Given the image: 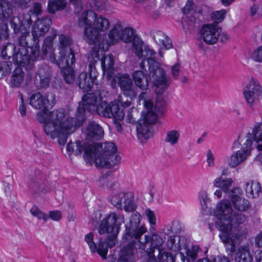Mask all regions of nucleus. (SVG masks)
Instances as JSON below:
<instances>
[{
	"instance_id": "1",
	"label": "nucleus",
	"mask_w": 262,
	"mask_h": 262,
	"mask_svg": "<svg viewBox=\"0 0 262 262\" xmlns=\"http://www.w3.org/2000/svg\"><path fill=\"white\" fill-rule=\"evenodd\" d=\"M55 95L47 93L45 96L40 93L32 94L29 98V104L37 113L36 119L44 123L46 134L52 138H57L60 145H64L69 135L76 130L75 119L67 116L64 112L58 111L47 112V109L55 103Z\"/></svg>"
},
{
	"instance_id": "2",
	"label": "nucleus",
	"mask_w": 262,
	"mask_h": 262,
	"mask_svg": "<svg viewBox=\"0 0 262 262\" xmlns=\"http://www.w3.org/2000/svg\"><path fill=\"white\" fill-rule=\"evenodd\" d=\"M67 150L75 155H80L84 151L83 157L90 162L95 159V164L98 167L110 168L118 165L120 161V157L116 153L117 147L112 142L104 144L92 143L81 144L80 141L70 142L67 145Z\"/></svg>"
},
{
	"instance_id": "3",
	"label": "nucleus",
	"mask_w": 262,
	"mask_h": 262,
	"mask_svg": "<svg viewBox=\"0 0 262 262\" xmlns=\"http://www.w3.org/2000/svg\"><path fill=\"white\" fill-rule=\"evenodd\" d=\"M123 222V215L116 212L110 213L102 220L98 228V232L100 234H107V236L105 241L100 239L98 247L94 242V234L92 232L85 235L84 239L89 245L91 252L95 253L97 251L103 259H105L108 252L107 248H111L116 245L120 225Z\"/></svg>"
},
{
	"instance_id": "4",
	"label": "nucleus",
	"mask_w": 262,
	"mask_h": 262,
	"mask_svg": "<svg viewBox=\"0 0 262 262\" xmlns=\"http://www.w3.org/2000/svg\"><path fill=\"white\" fill-rule=\"evenodd\" d=\"M140 217L134 214L130 217L129 223L126 226V233L124 235L127 240L134 239L120 252L118 262H135V252L137 249L144 250L150 237L143 235L146 231L145 227L140 225Z\"/></svg>"
},
{
	"instance_id": "5",
	"label": "nucleus",
	"mask_w": 262,
	"mask_h": 262,
	"mask_svg": "<svg viewBox=\"0 0 262 262\" xmlns=\"http://www.w3.org/2000/svg\"><path fill=\"white\" fill-rule=\"evenodd\" d=\"M149 62L148 77L152 81L157 96L156 100L163 102L164 99L161 96L169 85L170 80L167 78L164 69L160 68V63L150 59Z\"/></svg>"
},
{
	"instance_id": "6",
	"label": "nucleus",
	"mask_w": 262,
	"mask_h": 262,
	"mask_svg": "<svg viewBox=\"0 0 262 262\" xmlns=\"http://www.w3.org/2000/svg\"><path fill=\"white\" fill-rule=\"evenodd\" d=\"M99 50L95 48L89 54V69L90 77L88 78L86 73H81L78 77V85L84 91L91 90L94 80L97 78L98 73L96 68V64L100 60Z\"/></svg>"
},
{
	"instance_id": "7",
	"label": "nucleus",
	"mask_w": 262,
	"mask_h": 262,
	"mask_svg": "<svg viewBox=\"0 0 262 262\" xmlns=\"http://www.w3.org/2000/svg\"><path fill=\"white\" fill-rule=\"evenodd\" d=\"M114 80L118 82L123 95V97H120L118 102L123 107L129 106L132 100L137 96L132 79L128 74H117L114 78Z\"/></svg>"
},
{
	"instance_id": "8",
	"label": "nucleus",
	"mask_w": 262,
	"mask_h": 262,
	"mask_svg": "<svg viewBox=\"0 0 262 262\" xmlns=\"http://www.w3.org/2000/svg\"><path fill=\"white\" fill-rule=\"evenodd\" d=\"M233 209L230 202L224 200L217 205L214 214L220 220V230L230 231L232 229L231 218L233 216Z\"/></svg>"
},
{
	"instance_id": "9",
	"label": "nucleus",
	"mask_w": 262,
	"mask_h": 262,
	"mask_svg": "<svg viewBox=\"0 0 262 262\" xmlns=\"http://www.w3.org/2000/svg\"><path fill=\"white\" fill-rule=\"evenodd\" d=\"M243 95L250 106L256 102L262 101V86L260 82L256 79L251 78L244 88Z\"/></svg>"
},
{
	"instance_id": "10",
	"label": "nucleus",
	"mask_w": 262,
	"mask_h": 262,
	"mask_svg": "<svg viewBox=\"0 0 262 262\" xmlns=\"http://www.w3.org/2000/svg\"><path fill=\"white\" fill-rule=\"evenodd\" d=\"M51 23V19L47 17L38 19L34 22L32 29L34 45H35V49L33 51L34 58L38 56L39 54V52L36 47L39 42V39L49 31Z\"/></svg>"
},
{
	"instance_id": "11",
	"label": "nucleus",
	"mask_w": 262,
	"mask_h": 262,
	"mask_svg": "<svg viewBox=\"0 0 262 262\" xmlns=\"http://www.w3.org/2000/svg\"><path fill=\"white\" fill-rule=\"evenodd\" d=\"M119 103V102L118 103L115 102L108 103L105 101H101L96 108L97 111L95 113L103 117L109 118L113 117L121 120L123 118L124 114L120 107Z\"/></svg>"
},
{
	"instance_id": "12",
	"label": "nucleus",
	"mask_w": 262,
	"mask_h": 262,
	"mask_svg": "<svg viewBox=\"0 0 262 262\" xmlns=\"http://www.w3.org/2000/svg\"><path fill=\"white\" fill-rule=\"evenodd\" d=\"M221 32V28L215 23L205 25L200 31L201 37L206 43L213 45L218 40Z\"/></svg>"
},
{
	"instance_id": "13",
	"label": "nucleus",
	"mask_w": 262,
	"mask_h": 262,
	"mask_svg": "<svg viewBox=\"0 0 262 262\" xmlns=\"http://www.w3.org/2000/svg\"><path fill=\"white\" fill-rule=\"evenodd\" d=\"M50 58L52 62L56 61V64L61 68L71 67L76 60L75 54L71 48L61 49L57 60L55 59L54 55L53 57L51 56Z\"/></svg>"
},
{
	"instance_id": "14",
	"label": "nucleus",
	"mask_w": 262,
	"mask_h": 262,
	"mask_svg": "<svg viewBox=\"0 0 262 262\" xmlns=\"http://www.w3.org/2000/svg\"><path fill=\"white\" fill-rule=\"evenodd\" d=\"M52 73L50 68L45 65L40 67L35 76L34 83L38 89H45L49 86Z\"/></svg>"
},
{
	"instance_id": "15",
	"label": "nucleus",
	"mask_w": 262,
	"mask_h": 262,
	"mask_svg": "<svg viewBox=\"0 0 262 262\" xmlns=\"http://www.w3.org/2000/svg\"><path fill=\"white\" fill-rule=\"evenodd\" d=\"M84 39L90 45L98 43L99 49L104 50L101 32L95 27H86L84 30Z\"/></svg>"
},
{
	"instance_id": "16",
	"label": "nucleus",
	"mask_w": 262,
	"mask_h": 262,
	"mask_svg": "<svg viewBox=\"0 0 262 262\" xmlns=\"http://www.w3.org/2000/svg\"><path fill=\"white\" fill-rule=\"evenodd\" d=\"M86 139L88 140H98L103 138V128L95 121H90L84 130Z\"/></svg>"
},
{
	"instance_id": "17",
	"label": "nucleus",
	"mask_w": 262,
	"mask_h": 262,
	"mask_svg": "<svg viewBox=\"0 0 262 262\" xmlns=\"http://www.w3.org/2000/svg\"><path fill=\"white\" fill-rule=\"evenodd\" d=\"M101 99L102 98L99 94L88 93L82 97L83 106L91 113H95Z\"/></svg>"
},
{
	"instance_id": "18",
	"label": "nucleus",
	"mask_w": 262,
	"mask_h": 262,
	"mask_svg": "<svg viewBox=\"0 0 262 262\" xmlns=\"http://www.w3.org/2000/svg\"><path fill=\"white\" fill-rule=\"evenodd\" d=\"M143 104L146 111L142 112L143 119V123H146L148 124H154L157 120V115L155 112V108L150 100L143 99Z\"/></svg>"
},
{
	"instance_id": "19",
	"label": "nucleus",
	"mask_w": 262,
	"mask_h": 262,
	"mask_svg": "<svg viewBox=\"0 0 262 262\" xmlns=\"http://www.w3.org/2000/svg\"><path fill=\"white\" fill-rule=\"evenodd\" d=\"M143 43L141 40H140L139 38H134V41L133 42V50L137 55L139 58H142L143 57H147V62L150 59H152L156 61L153 58H152V56H153L155 52L151 49H149L148 48H145L144 50L143 49ZM149 63V62H148Z\"/></svg>"
},
{
	"instance_id": "20",
	"label": "nucleus",
	"mask_w": 262,
	"mask_h": 262,
	"mask_svg": "<svg viewBox=\"0 0 262 262\" xmlns=\"http://www.w3.org/2000/svg\"><path fill=\"white\" fill-rule=\"evenodd\" d=\"M251 154L250 149L238 150L232 155L228 161V164L232 167H235L244 162Z\"/></svg>"
},
{
	"instance_id": "21",
	"label": "nucleus",
	"mask_w": 262,
	"mask_h": 262,
	"mask_svg": "<svg viewBox=\"0 0 262 262\" xmlns=\"http://www.w3.org/2000/svg\"><path fill=\"white\" fill-rule=\"evenodd\" d=\"M97 15H98L92 10L84 12L79 18V26L83 27L86 25L89 26V27H92L95 24Z\"/></svg>"
},
{
	"instance_id": "22",
	"label": "nucleus",
	"mask_w": 262,
	"mask_h": 262,
	"mask_svg": "<svg viewBox=\"0 0 262 262\" xmlns=\"http://www.w3.org/2000/svg\"><path fill=\"white\" fill-rule=\"evenodd\" d=\"M12 14V4L8 0H0V19L7 20Z\"/></svg>"
},
{
	"instance_id": "23",
	"label": "nucleus",
	"mask_w": 262,
	"mask_h": 262,
	"mask_svg": "<svg viewBox=\"0 0 262 262\" xmlns=\"http://www.w3.org/2000/svg\"><path fill=\"white\" fill-rule=\"evenodd\" d=\"M132 76L137 86L142 90L147 89L148 87V80L145 78L143 71L141 70L136 71L133 73Z\"/></svg>"
},
{
	"instance_id": "24",
	"label": "nucleus",
	"mask_w": 262,
	"mask_h": 262,
	"mask_svg": "<svg viewBox=\"0 0 262 262\" xmlns=\"http://www.w3.org/2000/svg\"><path fill=\"white\" fill-rule=\"evenodd\" d=\"M67 5L65 0H49L47 10L50 14H54L56 12L64 9Z\"/></svg>"
},
{
	"instance_id": "25",
	"label": "nucleus",
	"mask_w": 262,
	"mask_h": 262,
	"mask_svg": "<svg viewBox=\"0 0 262 262\" xmlns=\"http://www.w3.org/2000/svg\"><path fill=\"white\" fill-rule=\"evenodd\" d=\"M123 30V27L122 24L119 21L117 22L108 34V37L111 40V43L114 44L120 39Z\"/></svg>"
},
{
	"instance_id": "26",
	"label": "nucleus",
	"mask_w": 262,
	"mask_h": 262,
	"mask_svg": "<svg viewBox=\"0 0 262 262\" xmlns=\"http://www.w3.org/2000/svg\"><path fill=\"white\" fill-rule=\"evenodd\" d=\"M26 48L21 47L18 49V51L14 53L13 56V60L18 64H26L29 61V56L27 55Z\"/></svg>"
},
{
	"instance_id": "27",
	"label": "nucleus",
	"mask_w": 262,
	"mask_h": 262,
	"mask_svg": "<svg viewBox=\"0 0 262 262\" xmlns=\"http://www.w3.org/2000/svg\"><path fill=\"white\" fill-rule=\"evenodd\" d=\"M25 74L21 68L18 67L13 71L11 84L12 87H19L24 81Z\"/></svg>"
},
{
	"instance_id": "28",
	"label": "nucleus",
	"mask_w": 262,
	"mask_h": 262,
	"mask_svg": "<svg viewBox=\"0 0 262 262\" xmlns=\"http://www.w3.org/2000/svg\"><path fill=\"white\" fill-rule=\"evenodd\" d=\"M246 191L250 194L253 198H255L259 195L261 190V187L258 182H254L249 180L246 183Z\"/></svg>"
},
{
	"instance_id": "29",
	"label": "nucleus",
	"mask_w": 262,
	"mask_h": 262,
	"mask_svg": "<svg viewBox=\"0 0 262 262\" xmlns=\"http://www.w3.org/2000/svg\"><path fill=\"white\" fill-rule=\"evenodd\" d=\"M146 123H143V121L140 120L137 125V132L139 138L148 139L151 134L149 132V126Z\"/></svg>"
},
{
	"instance_id": "30",
	"label": "nucleus",
	"mask_w": 262,
	"mask_h": 262,
	"mask_svg": "<svg viewBox=\"0 0 262 262\" xmlns=\"http://www.w3.org/2000/svg\"><path fill=\"white\" fill-rule=\"evenodd\" d=\"M61 74L65 81L68 84L73 83L76 78L75 71L71 67L61 68Z\"/></svg>"
},
{
	"instance_id": "31",
	"label": "nucleus",
	"mask_w": 262,
	"mask_h": 262,
	"mask_svg": "<svg viewBox=\"0 0 262 262\" xmlns=\"http://www.w3.org/2000/svg\"><path fill=\"white\" fill-rule=\"evenodd\" d=\"M237 255L239 258V262H251L252 260L248 244L240 246L237 249Z\"/></svg>"
},
{
	"instance_id": "32",
	"label": "nucleus",
	"mask_w": 262,
	"mask_h": 262,
	"mask_svg": "<svg viewBox=\"0 0 262 262\" xmlns=\"http://www.w3.org/2000/svg\"><path fill=\"white\" fill-rule=\"evenodd\" d=\"M94 27L100 32L107 30L110 27L109 20L102 15H97Z\"/></svg>"
},
{
	"instance_id": "33",
	"label": "nucleus",
	"mask_w": 262,
	"mask_h": 262,
	"mask_svg": "<svg viewBox=\"0 0 262 262\" xmlns=\"http://www.w3.org/2000/svg\"><path fill=\"white\" fill-rule=\"evenodd\" d=\"M232 202L235 208L239 211H244L248 210L250 207L249 201L243 198L234 199Z\"/></svg>"
},
{
	"instance_id": "34",
	"label": "nucleus",
	"mask_w": 262,
	"mask_h": 262,
	"mask_svg": "<svg viewBox=\"0 0 262 262\" xmlns=\"http://www.w3.org/2000/svg\"><path fill=\"white\" fill-rule=\"evenodd\" d=\"M134 195L131 192L125 193L123 200L124 210L126 211H132L136 208V206L133 201Z\"/></svg>"
},
{
	"instance_id": "35",
	"label": "nucleus",
	"mask_w": 262,
	"mask_h": 262,
	"mask_svg": "<svg viewBox=\"0 0 262 262\" xmlns=\"http://www.w3.org/2000/svg\"><path fill=\"white\" fill-rule=\"evenodd\" d=\"M232 183L233 181L231 179L224 180L219 178L215 180L214 185L215 186L221 188L224 191L226 192L231 187Z\"/></svg>"
},
{
	"instance_id": "36",
	"label": "nucleus",
	"mask_w": 262,
	"mask_h": 262,
	"mask_svg": "<svg viewBox=\"0 0 262 262\" xmlns=\"http://www.w3.org/2000/svg\"><path fill=\"white\" fill-rule=\"evenodd\" d=\"M16 47L11 43H7L4 46L1 50V54L5 59H9L14 55Z\"/></svg>"
},
{
	"instance_id": "37",
	"label": "nucleus",
	"mask_w": 262,
	"mask_h": 262,
	"mask_svg": "<svg viewBox=\"0 0 262 262\" xmlns=\"http://www.w3.org/2000/svg\"><path fill=\"white\" fill-rule=\"evenodd\" d=\"M155 39L158 43L162 45L165 49H169L172 47L171 40L165 34L159 32L155 36Z\"/></svg>"
},
{
	"instance_id": "38",
	"label": "nucleus",
	"mask_w": 262,
	"mask_h": 262,
	"mask_svg": "<svg viewBox=\"0 0 262 262\" xmlns=\"http://www.w3.org/2000/svg\"><path fill=\"white\" fill-rule=\"evenodd\" d=\"M10 25L16 34H18L20 32L27 30L23 25L22 21L17 16L12 17L10 20Z\"/></svg>"
},
{
	"instance_id": "39",
	"label": "nucleus",
	"mask_w": 262,
	"mask_h": 262,
	"mask_svg": "<svg viewBox=\"0 0 262 262\" xmlns=\"http://www.w3.org/2000/svg\"><path fill=\"white\" fill-rule=\"evenodd\" d=\"M199 20L195 18L194 16L190 15L184 18L183 26L186 29L190 30L196 27L199 24Z\"/></svg>"
},
{
	"instance_id": "40",
	"label": "nucleus",
	"mask_w": 262,
	"mask_h": 262,
	"mask_svg": "<svg viewBox=\"0 0 262 262\" xmlns=\"http://www.w3.org/2000/svg\"><path fill=\"white\" fill-rule=\"evenodd\" d=\"M158 253L159 262H174L171 254L165 252L163 248H159Z\"/></svg>"
},
{
	"instance_id": "41",
	"label": "nucleus",
	"mask_w": 262,
	"mask_h": 262,
	"mask_svg": "<svg viewBox=\"0 0 262 262\" xmlns=\"http://www.w3.org/2000/svg\"><path fill=\"white\" fill-rule=\"evenodd\" d=\"M114 64V57L112 55L105 56L101 59V67L103 70L111 69Z\"/></svg>"
},
{
	"instance_id": "42",
	"label": "nucleus",
	"mask_w": 262,
	"mask_h": 262,
	"mask_svg": "<svg viewBox=\"0 0 262 262\" xmlns=\"http://www.w3.org/2000/svg\"><path fill=\"white\" fill-rule=\"evenodd\" d=\"M134 38V31L130 28H123L122 32L120 39H122L125 42H129L133 40Z\"/></svg>"
},
{
	"instance_id": "43",
	"label": "nucleus",
	"mask_w": 262,
	"mask_h": 262,
	"mask_svg": "<svg viewBox=\"0 0 262 262\" xmlns=\"http://www.w3.org/2000/svg\"><path fill=\"white\" fill-rule=\"evenodd\" d=\"M253 138L256 142L262 141V123L256 124L253 129Z\"/></svg>"
},
{
	"instance_id": "44",
	"label": "nucleus",
	"mask_w": 262,
	"mask_h": 262,
	"mask_svg": "<svg viewBox=\"0 0 262 262\" xmlns=\"http://www.w3.org/2000/svg\"><path fill=\"white\" fill-rule=\"evenodd\" d=\"M139 112L136 108H130L126 115V120L129 123H135L138 118Z\"/></svg>"
},
{
	"instance_id": "45",
	"label": "nucleus",
	"mask_w": 262,
	"mask_h": 262,
	"mask_svg": "<svg viewBox=\"0 0 262 262\" xmlns=\"http://www.w3.org/2000/svg\"><path fill=\"white\" fill-rule=\"evenodd\" d=\"M12 64L8 61H3L0 64V79L3 76L9 73L11 70Z\"/></svg>"
},
{
	"instance_id": "46",
	"label": "nucleus",
	"mask_w": 262,
	"mask_h": 262,
	"mask_svg": "<svg viewBox=\"0 0 262 262\" xmlns=\"http://www.w3.org/2000/svg\"><path fill=\"white\" fill-rule=\"evenodd\" d=\"M125 193H119L112 196L111 202L112 204L119 208H121L122 200L124 199Z\"/></svg>"
},
{
	"instance_id": "47",
	"label": "nucleus",
	"mask_w": 262,
	"mask_h": 262,
	"mask_svg": "<svg viewBox=\"0 0 262 262\" xmlns=\"http://www.w3.org/2000/svg\"><path fill=\"white\" fill-rule=\"evenodd\" d=\"M19 33L21 34V35L19 37L18 39L19 44L21 47L26 48L28 46L27 37H29V32L27 29L19 32Z\"/></svg>"
},
{
	"instance_id": "48",
	"label": "nucleus",
	"mask_w": 262,
	"mask_h": 262,
	"mask_svg": "<svg viewBox=\"0 0 262 262\" xmlns=\"http://www.w3.org/2000/svg\"><path fill=\"white\" fill-rule=\"evenodd\" d=\"M179 137V133L176 130H172L168 132L166 141L171 144H174L177 142Z\"/></svg>"
},
{
	"instance_id": "49",
	"label": "nucleus",
	"mask_w": 262,
	"mask_h": 262,
	"mask_svg": "<svg viewBox=\"0 0 262 262\" xmlns=\"http://www.w3.org/2000/svg\"><path fill=\"white\" fill-rule=\"evenodd\" d=\"M94 8L98 11L105 10L107 6V0H92Z\"/></svg>"
},
{
	"instance_id": "50",
	"label": "nucleus",
	"mask_w": 262,
	"mask_h": 262,
	"mask_svg": "<svg viewBox=\"0 0 262 262\" xmlns=\"http://www.w3.org/2000/svg\"><path fill=\"white\" fill-rule=\"evenodd\" d=\"M30 212L33 215L37 217L39 220L43 219L46 221L48 219V215L43 213L36 206H33L31 209Z\"/></svg>"
},
{
	"instance_id": "51",
	"label": "nucleus",
	"mask_w": 262,
	"mask_h": 262,
	"mask_svg": "<svg viewBox=\"0 0 262 262\" xmlns=\"http://www.w3.org/2000/svg\"><path fill=\"white\" fill-rule=\"evenodd\" d=\"M164 243V240L161 236L154 235L152 237L151 245L154 247V249H157L158 251L159 248H162L161 247Z\"/></svg>"
},
{
	"instance_id": "52",
	"label": "nucleus",
	"mask_w": 262,
	"mask_h": 262,
	"mask_svg": "<svg viewBox=\"0 0 262 262\" xmlns=\"http://www.w3.org/2000/svg\"><path fill=\"white\" fill-rule=\"evenodd\" d=\"M59 39L61 46L60 49L62 48H71L69 47L72 43V41L70 38L64 35H60Z\"/></svg>"
},
{
	"instance_id": "53",
	"label": "nucleus",
	"mask_w": 262,
	"mask_h": 262,
	"mask_svg": "<svg viewBox=\"0 0 262 262\" xmlns=\"http://www.w3.org/2000/svg\"><path fill=\"white\" fill-rule=\"evenodd\" d=\"M246 220V216L242 213H233L231 218V223H236L237 224H243Z\"/></svg>"
},
{
	"instance_id": "54",
	"label": "nucleus",
	"mask_w": 262,
	"mask_h": 262,
	"mask_svg": "<svg viewBox=\"0 0 262 262\" xmlns=\"http://www.w3.org/2000/svg\"><path fill=\"white\" fill-rule=\"evenodd\" d=\"M225 14V10H221L212 13V18L216 23L215 24H217L219 22L222 21L224 19Z\"/></svg>"
},
{
	"instance_id": "55",
	"label": "nucleus",
	"mask_w": 262,
	"mask_h": 262,
	"mask_svg": "<svg viewBox=\"0 0 262 262\" xmlns=\"http://www.w3.org/2000/svg\"><path fill=\"white\" fill-rule=\"evenodd\" d=\"M252 57L255 61L262 62V46L252 53Z\"/></svg>"
},
{
	"instance_id": "56",
	"label": "nucleus",
	"mask_w": 262,
	"mask_h": 262,
	"mask_svg": "<svg viewBox=\"0 0 262 262\" xmlns=\"http://www.w3.org/2000/svg\"><path fill=\"white\" fill-rule=\"evenodd\" d=\"M230 231H221L223 233L220 235V238H221L222 242L225 244L230 245L232 243V239H230V233H228Z\"/></svg>"
},
{
	"instance_id": "57",
	"label": "nucleus",
	"mask_w": 262,
	"mask_h": 262,
	"mask_svg": "<svg viewBox=\"0 0 262 262\" xmlns=\"http://www.w3.org/2000/svg\"><path fill=\"white\" fill-rule=\"evenodd\" d=\"M199 249V248L197 246H192L187 250V256L190 257L193 259L196 258Z\"/></svg>"
},
{
	"instance_id": "58",
	"label": "nucleus",
	"mask_w": 262,
	"mask_h": 262,
	"mask_svg": "<svg viewBox=\"0 0 262 262\" xmlns=\"http://www.w3.org/2000/svg\"><path fill=\"white\" fill-rule=\"evenodd\" d=\"M180 73V64L177 63L171 67V73L175 79H177Z\"/></svg>"
},
{
	"instance_id": "59",
	"label": "nucleus",
	"mask_w": 262,
	"mask_h": 262,
	"mask_svg": "<svg viewBox=\"0 0 262 262\" xmlns=\"http://www.w3.org/2000/svg\"><path fill=\"white\" fill-rule=\"evenodd\" d=\"M49 217L54 221H59L62 217L60 211L58 210L50 211L49 213Z\"/></svg>"
},
{
	"instance_id": "60",
	"label": "nucleus",
	"mask_w": 262,
	"mask_h": 262,
	"mask_svg": "<svg viewBox=\"0 0 262 262\" xmlns=\"http://www.w3.org/2000/svg\"><path fill=\"white\" fill-rule=\"evenodd\" d=\"M193 2L192 0H188L187 3L183 8V12L185 14H188L193 8Z\"/></svg>"
},
{
	"instance_id": "61",
	"label": "nucleus",
	"mask_w": 262,
	"mask_h": 262,
	"mask_svg": "<svg viewBox=\"0 0 262 262\" xmlns=\"http://www.w3.org/2000/svg\"><path fill=\"white\" fill-rule=\"evenodd\" d=\"M146 214L148 218L150 224H155L156 223V216L154 212L150 209H147L145 211Z\"/></svg>"
},
{
	"instance_id": "62",
	"label": "nucleus",
	"mask_w": 262,
	"mask_h": 262,
	"mask_svg": "<svg viewBox=\"0 0 262 262\" xmlns=\"http://www.w3.org/2000/svg\"><path fill=\"white\" fill-rule=\"evenodd\" d=\"M240 194V189L238 188H235L230 191L229 195L231 198L232 201L234 199L240 198L241 197L238 196Z\"/></svg>"
},
{
	"instance_id": "63",
	"label": "nucleus",
	"mask_w": 262,
	"mask_h": 262,
	"mask_svg": "<svg viewBox=\"0 0 262 262\" xmlns=\"http://www.w3.org/2000/svg\"><path fill=\"white\" fill-rule=\"evenodd\" d=\"M255 243L257 247H262V232L258 233L255 238Z\"/></svg>"
},
{
	"instance_id": "64",
	"label": "nucleus",
	"mask_w": 262,
	"mask_h": 262,
	"mask_svg": "<svg viewBox=\"0 0 262 262\" xmlns=\"http://www.w3.org/2000/svg\"><path fill=\"white\" fill-rule=\"evenodd\" d=\"M213 262H230L229 258L224 255H220L213 259Z\"/></svg>"
}]
</instances>
